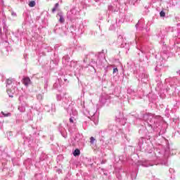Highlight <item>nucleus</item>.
Here are the masks:
<instances>
[{
  "instance_id": "obj_1",
  "label": "nucleus",
  "mask_w": 180,
  "mask_h": 180,
  "mask_svg": "<svg viewBox=\"0 0 180 180\" xmlns=\"http://www.w3.org/2000/svg\"><path fill=\"white\" fill-rule=\"evenodd\" d=\"M23 84H24V85H25V86L30 85V84H31L30 79L29 77H25L23 79Z\"/></svg>"
},
{
  "instance_id": "obj_2",
  "label": "nucleus",
  "mask_w": 180,
  "mask_h": 180,
  "mask_svg": "<svg viewBox=\"0 0 180 180\" xmlns=\"http://www.w3.org/2000/svg\"><path fill=\"white\" fill-rule=\"evenodd\" d=\"M7 94H8L10 98H13V94H15V89L11 90V89H8Z\"/></svg>"
},
{
  "instance_id": "obj_3",
  "label": "nucleus",
  "mask_w": 180,
  "mask_h": 180,
  "mask_svg": "<svg viewBox=\"0 0 180 180\" xmlns=\"http://www.w3.org/2000/svg\"><path fill=\"white\" fill-rule=\"evenodd\" d=\"M58 16H59V18H59L60 23H64L65 20H64V16H63V14L62 13H58Z\"/></svg>"
},
{
  "instance_id": "obj_4",
  "label": "nucleus",
  "mask_w": 180,
  "mask_h": 180,
  "mask_svg": "<svg viewBox=\"0 0 180 180\" xmlns=\"http://www.w3.org/2000/svg\"><path fill=\"white\" fill-rule=\"evenodd\" d=\"M71 115H72L73 117H77V116H78V111H77V110H72L70 112V117Z\"/></svg>"
},
{
  "instance_id": "obj_5",
  "label": "nucleus",
  "mask_w": 180,
  "mask_h": 180,
  "mask_svg": "<svg viewBox=\"0 0 180 180\" xmlns=\"http://www.w3.org/2000/svg\"><path fill=\"white\" fill-rule=\"evenodd\" d=\"M12 82H13V80L12 79H8L6 81V86L8 89H9V85H12Z\"/></svg>"
},
{
  "instance_id": "obj_6",
  "label": "nucleus",
  "mask_w": 180,
  "mask_h": 180,
  "mask_svg": "<svg viewBox=\"0 0 180 180\" xmlns=\"http://www.w3.org/2000/svg\"><path fill=\"white\" fill-rule=\"evenodd\" d=\"M75 120H77V117L72 116V114H71V117L70 118V123H74V122H75Z\"/></svg>"
},
{
  "instance_id": "obj_7",
  "label": "nucleus",
  "mask_w": 180,
  "mask_h": 180,
  "mask_svg": "<svg viewBox=\"0 0 180 180\" xmlns=\"http://www.w3.org/2000/svg\"><path fill=\"white\" fill-rule=\"evenodd\" d=\"M18 110H20V112L23 113V112H25L26 110V109L25 108L24 105H21V106L18 107Z\"/></svg>"
},
{
  "instance_id": "obj_8",
  "label": "nucleus",
  "mask_w": 180,
  "mask_h": 180,
  "mask_svg": "<svg viewBox=\"0 0 180 180\" xmlns=\"http://www.w3.org/2000/svg\"><path fill=\"white\" fill-rule=\"evenodd\" d=\"M79 154H80V151H79V150H78V149H76V150L74 151V153H73V155H74L75 157H77V156L79 155Z\"/></svg>"
},
{
  "instance_id": "obj_9",
  "label": "nucleus",
  "mask_w": 180,
  "mask_h": 180,
  "mask_svg": "<svg viewBox=\"0 0 180 180\" xmlns=\"http://www.w3.org/2000/svg\"><path fill=\"white\" fill-rule=\"evenodd\" d=\"M36 6V2H34V1H32L29 3V6L30 8H33Z\"/></svg>"
},
{
  "instance_id": "obj_10",
  "label": "nucleus",
  "mask_w": 180,
  "mask_h": 180,
  "mask_svg": "<svg viewBox=\"0 0 180 180\" xmlns=\"http://www.w3.org/2000/svg\"><path fill=\"white\" fill-rule=\"evenodd\" d=\"M1 115H3L4 117H9V116H11V112H1Z\"/></svg>"
},
{
  "instance_id": "obj_11",
  "label": "nucleus",
  "mask_w": 180,
  "mask_h": 180,
  "mask_svg": "<svg viewBox=\"0 0 180 180\" xmlns=\"http://www.w3.org/2000/svg\"><path fill=\"white\" fill-rule=\"evenodd\" d=\"M37 99H39V101H41L43 99V96L41 94H38Z\"/></svg>"
},
{
  "instance_id": "obj_12",
  "label": "nucleus",
  "mask_w": 180,
  "mask_h": 180,
  "mask_svg": "<svg viewBox=\"0 0 180 180\" xmlns=\"http://www.w3.org/2000/svg\"><path fill=\"white\" fill-rule=\"evenodd\" d=\"M95 142V138H94V137H91L90 138V143H91V144H94V143Z\"/></svg>"
},
{
  "instance_id": "obj_13",
  "label": "nucleus",
  "mask_w": 180,
  "mask_h": 180,
  "mask_svg": "<svg viewBox=\"0 0 180 180\" xmlns=\"http://www.w3.org/2000/svg\"><path fill=\"white\" fill-rule=\"evenodd\" d=\"M160 15L161 18H164L165 16V12L160 11Z\"/></svg>"
},
{
  "instance_id": "obj_14",
  "label": "nucleus",
  "mask_w": 180,
  "mask_h": 180,
  "mask_svg": "<svg viewBox=\"0 0 180 180\" xmlns=\"http://www.w3.org/2000/svg\"><path fill=\"white\" fill-rule=\"evenodd\" d=\"M103 99H105V98H104L103 96H102L101 97V98H100V101H101V102H103V103H105V101H103Z\"/></svg>"
},
{
  "instance_id": "obj_15",
  "label": "nucleus",
  "mask_w": 180,
  "mask_h": 180,
  "mask_svg": "<svg viewBox=\"0 0 180 180\" xmlns=\"http://www.w3.org/2000/svg\"><path fill=\"white\" fill-rule=\"evenodd\" d=\"M119 70H117V68H114L113 69V74H115V72H117Z\"/></svg>"
},
{
  "instance_id": "obj_16",
  "label": "nucleus",
  "mask_w": 180,
  "mask_h": 180,
  "mask_svg": "<svg viewBox=\"0 0 180 180\" xmlns=\"http://www.w3.org/2000/svg\"><path fill=\"white\" fill-rule=\"evenodd\" d=\"M56 9H57V8L55 7V8H53L52 9V11H53V12H56Z\"/></svg>"
},
{
  "instance_id": "obj_17",
  "label": "nucleus",
  "mask_w": 180,
  "mask_h": 180,
  "mask_svg": "<svg viewBox=\"0 0 180 180\" xmlns=\"http://www.w3.org/2000/svg\"><path fill=\"white\" fill-rule=\"evenodd\" d=\"M12 16H16V13H12Z\"/></svg>"
},
{
  "instance_id": "obj_18",
  "label": "nucleus",
  "mask_w": 180,
  "mask_h": 180,
  "mask_svg": "<svg viewBox=\"0 0 180 180\" xmlns=\"http://www.w3.org/2000/svg\"><path fill=\"white\" fill-rule=\"evenodd\" d=\"M57 6H58V4H56V7L57 8Z\"/></svg>"
},
{
  "instance_id": "obj_19",
  "label": "nucleus",
  "mask_w": 180,
  "mask_h": 180,
  "mask_svg": "<svg viewBox=\"0 0 180 180\" xmlns=\"http://www.w3.org/2000/svg\"><path fill=\"white\" fill-rule=\"evenodd\" d=\"M94 123L96 124V123H98V121H94Z\"/></svg>"
},
{
  "instance_id": "obj_20",
  "label": "nucleus",
  "mask_w": 180,
  "mask_h": 180,
  "mask_svg": "<svg viewBox=\"0 0 180 180\" xmlns=\"http://www.w3.org/2000/svg\"><path fill=\"white\" fill-rule=\"evenodd\" d=\"M60 172H61V170H59V171H58V173H59V174H60Z\"/></svg>"
}]
</instances>
